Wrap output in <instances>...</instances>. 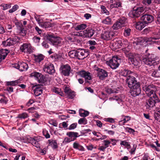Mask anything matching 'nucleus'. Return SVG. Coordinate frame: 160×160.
I'll return each instance as SVG.
<instances>
[{
  "instance_id": "ea45409f",
  "label": "nucleus",
  "mask_w": 160,
  "mask_h": 160,
  "mask_svg": "<svg viewBox=\"0 0 160 160\" xmlns=\"http://www.w3.org/2000/svg\"><path fill=\"white\" fill-rule=\"evenodd\" d=\"M68 55L71 58H77V50H73L69 51L68 53Z\"/></svg>"
},
{
  "instance_id": "a19ab883",
  "label": "nucleus",
  "mask_w": 160,
  "mask_h": 160,
  "mask_svg": "<svg viewBox=\"0 0 160 160\" xmlns=\"http://www.w3.org/2000/svg\"><path fill=\"white\" fill-rule=\"evenodd\" d=\"M130 120V117L129 116H126L122 120L119 122V124L120 125H124L125 123Z\"/></svg>"
},
{
  "instance_id": "09e8293b",
  "label": "nucleus",
  "mask_w": 160,
  "mask_h": 160,
  "mask_svg": "<svg viewBox=\"0 0 160 160\" xmlns=\"http://www.w3.org/2000/svg\"><path fill=\"white\" fill-rule=\"evenodd\" d=\"M49 123L55 127H57L58 123L55 119H51L49 120Z\"/></svg>"
},
{
  "instance_id": "c03bdc74",
  "label": "nucleus",
  "mask_w": 160,
  "mask_h": 160,
  "mask_svg": "<svg viewBox=\"0 0 160 160\" xmlns=\"http://www.w3.org/2000/svg\"><path fill=\"white\" fill-rule=\"evenodd\" d=\"M119 23L121 24L122 27L124 26L127 22V19L123 17L119 19L118 21Z\"/></svg>"
},
{
  "instance_id": "c9c22d12",
  "label": "nucleus",
  "mask_w": 160,
  "mask_h": 160,
  "mask_svg": "<svg viewBox=\"0 0 160 160\" xmlns=\"http://www.w3.org/2000/svg\"><path fill=\"white\" fill-rule=\"evenodd\" d=\"M79 114L81 117H85L88 116L89 112L82 109H80L79 110Z\"/></svg>"
},
{
  "instance_id": "c85d7f7f",
  "label": "nucleus",
  "mask_w": 160,
  "mask_h": 160,
  "mask_svg": "<svg viewBox=\"0 0 160 160\" xmlns=\"http://www.w3.org/2000/svg\"><path fill=\"white\" fill-rule=\"evenodd\" d=\"M30 142L34 146L38 148L40 147V145L38 142L36 141V138H32L30 137L29 138Z\"/></svg>"
},
{
  "instance_id": "6e6d98bb",
  "label": "nucleus",
  "mask_w": 160,
  "mask_h": 160,
  "mask_svg": "<svg viewBox=\"0 0 160 160\" xmlns=\"http://www.w3.org/2000/svg\"><path fill=\"white\" fill-rule=\"evenodd\" d=\"M19 80H18L10 82L8 83V84L10 85L15 86L19 82Z\"/></svg>"
},
{
  "instance_id": "7ed1b4c3",
  "label": "nucleus",
  "mask_w": 160,
  "mask_h": 160,
  "mask_svg": "<svg viewBox=\"0 0 160 160\" xmlns=\"http://www.w3.org/2000/svg\"><path fill=\"white\" fill-rule=\"evenodd\" d=\"M134 0H131V2H132V4H131V8L132 9V15H131V20L133 21L134 20V18H138L139 17L141 14V13L144 10V8L143 7H138V6H134L133 5Z\"/></svg>"
},
{
  "instance_id": "9d476101",
  "label": "nucleus",
  "mask_w": 160,
  "mask_h": 160,
  "mask_svg": "<svg viewBox=\"0 0 160 160\" xmlns=\"http://www.w3.org/2000/svg\"><path fill=\"white\" fill-rule=\"evenodd\" d=\"M48 39L50 43L55 47L60 46L62 44V40L58 38H55L51 35H49L48 38Z\"/></svg>"
},
{
  "instance_id": "79ce46f5",
  "label": "nucleus",
  "mask_w": 160,
  "mask_h": 160,
  "mask_svg": "<svg viewBox=\"0 0 160 160\" xmlns=\"http://www.w3.org/2000/svg\"><path fill=\"white\" fill-rule=\"evenodd\" d=\"M121 6V3L119 1H117L114 4H111L110 5L111 8H117Z\"/></svg>"
},
{
  "instance_id": "f8f14e48",
  "label": "nucleus",
  "mask_w": 160,
  "mask_h": 160,
  "mask_svg": "<svg viewBox=\"0 0 160 160\" xmlns=\"http://www.w3.org/2000/svg\"><path fill=\"white\" fill-rule=\"evenodd\" d=\"M83 35H81V33L77 32L75 35L78 36H82L84 38H90L92 37L94 33V31L93 29L91 28H87L86 30H84L82 32ZM82 34V33H81Z\"/></svg>"
},
{
  "instance_id": "473e14b6",
  "label": "nucleus",
  "mask_w": 160,
  "mask_h": 160,
  "mask_svg": "<svg viewBox=\"0 0 160 160\" xmlns=\"http://www.w3.org/2000/svg\"><path fill=\"white\" fill-rule=\"evenodd\" d=\"M67 135L72 138H73V140L74 138L79 136V135L78 132H68L67 133Z\"/></svg>"
},
{
  "instance_id": "20e7f679",
  "label": "nucleus",
  "mask_w": 160,
  "mask_h": 160,
  "mask_svg": "<svg viewBox=\"0 0 160 160\" xmlns=\"http://www.w3.org/2000/svg\"><path fill=\"white\" fill-rule=\"evenodd\" d=\"M160 102V100L159 99L156 93H155L152 96L150 97L147 100L146 103L147 109L151 110L152 108L155 106L157 103Z\"/></svg>"
},
{
  "instance_id": "774afa93",
  "label": "nucleus",
  "mask_w": 160,
  "mask_h": 160,
  "mask_svg": "<svg viewBox=\"0 0 160 160\" xmlns=\"http://www.w3.org/2000/svg\"><path fill=\"white\" fill-rule=\"evenodd\" d=\"M5 32V31L4 28L0 24V34H3Z\"/></svg>"
},
{
  "instance_id": "680f3d73",
  "label": "nucleus",
  "mask_w": 160,
  "mask_h": 160,
  "mask_svg": "<svg viewBox=\"0 0 160 160\" xmlns=\"http://www.w3.org/2000/svg\"><path fill=\"white\" fill-rule=\"evenodd\" d=\"M103 142V145L106 148L109 146V145L110 143V142L108 140H104Z\"/></svg>"
},
{
  "instance_id": "aec40b11",
  "label": "nucleus",
  "mask_w": 160,
  "mask_h": 160,
  "mask_svg": "<svg viewBox=\"0 0 160 160\" xmlns=\"http://www.w3.org/2000/svg\"><path fill=\"white\" fill-rule=\"evenodd\" d=\"M17 41L15 39L9 38L6 40L3 41L2 43V45L4 47L13 46L17 43Z\"/></svg>"
},
{
  "instance_id": "bb28decb",
  "label": "nucleus",
  "mask_w": 160,
  "mask_h": 160,
  "mask_svg": "<svg viewBox=\"0 0 160 160\" xmlns=\"http://www.w3.org/2000/svg\"><path fill=\"white\" fill-rule=\"evenodd\" d=\"M9 53L8 50L2 49L0 50V62L4 59Z\"/></svg>"
},
{
  "instance_id": "6ab92c4d",
  "label": "nucleus",
  "mask_w": 160,
  "mask_h": 160,
  "mask_svg": "<svg viewBox=\"0 0 160 160\" xmlns=\"http://www.w3.org/2000/svg\"><path fill=\"white\" fill-rule=\"evenodd\" d=\"M15 24L18 30V32L22 36L26 35V31L24 29V27L22 22L17 21L15 22Z\"/></svg>"
},
{
  "instance_id": "7c9ffc66",
  "label": "nucleus",
  "mask_w": 160,
  "mask_h": 160,
  "mask_svg": "<svg viewBox=\"0 0 160 160\" xmlns=\"http://www.w3.org/2000/svg\"><path fill=\"white\" fill-rule=\"evenodd\" d=\"M139 63V61L137 60L133 56L131 57V66L132 67L138 66Z\"/></svg>"
},
{
  "instance_id": "4be33fe9",
  "label": "nucleus",
  "mask_w": 160,
  "mask_h": 160,
  "mask_svg": "<svg viewBox=\"0 0 160 160\" xmlns=\"http://www.w3.org/2000/svg\"><path fill=\"white\" fill-rule=\"evenodd\" d=\"M61 72L63 75L65 76L69 75L71 70V68L68 65H63L61 67Z\"/></svg>"
},
{
  "instance_id": "5fc2aeb1",
  "label": "nucleus",
  "mask_w": 160,
  "mask_h": 160,
  "mask_svg": "<svg viewBox=\"0 0 160 160\" xmlns=\"http://www.w3.org/2000/svg\"><path fill=\"white\" fill-rule=\"evenodd\" d=\"M18 6L17 5H15L12 8L9 10V12L10 13H12L16 11L18 8Z\"/></svg>"
},
{
  "instance_id": "c756f323",
  "label": "nucleus",
  "mask_w": 160,
  "mask_h": 160,
  "mask_svg": "<svg viewBox=\"0 0 160 160\" xmlns=\"http://www.w3.org/2000/svg\"><path fill=\"white\" fill-rule=\"evenodd\" d=\"M122 51L126 56L129 59L130 58V48L128 45L127 47L122 49Z\"/></svg>"
},
{
  "instance_id": "603ef678",
  "label": "nucleus",
  "mask_w": 160,
  "mask_h": 160,
  "mask_svg": "<svg viewBox=\"0 0 160 160\" xmlns=\"http://www.w3.org/2000/svg\"><path fill=\"white\" fill-rule=\"evenodd\" d=\"M101 8L102 13H105L106 15H108L109 14V12L106 9L104 6L102 5L101 6Z\"/></svg>"
},
{
  "instance_id": "3c124183",
  "label": "nucleus",
  "mask_w": 160,
  "mask_h": 160,
  "mask_svg": "<svg viewBox=\"0 0 160 160\" xmlns=\"http://www.w3.org/2000/svg\"><path fill=\"white\" fill-rule=\"evenodd\" d=\"M43 135L46 138H49L50 137V135L48 131L46 129H43L42 131Z\"/></svg>"
},
{
  "instance_id": "49530a36",
  "label": "nucleus",
  "mask_w": 160,
  "mask_h": 160,
  "mask_svg": "<svg viewBox=\"0 0 160 160\" xmlns=\"http://www.w3.org/2000/svg\"><path fill=\"white\" fill-rule=\"evenodd\" d=\"M78 123L80 124L85 125L87 123V120L85 118H81L78 120Z\"/></svg>"
},
{
  "instance_id": "f704fd0d",
  "label": "nucleus",
  "mask_w": 160,
  "mask_h": 160,
  "mask_svg": "<svg viewBox=\"0 0 160 160\" xmlns=\"http://www.w3.org/2000/svg\"><path fill=\"white\" fill-rule=\"evenodd\" d=\"M52 90L53 92H54L59 95L62 96L63 95V92L62 91L60 88L57 87H53L52 89Z\"/></svg>"
},
{
  "instance_id": "2eb2a0df",
  "label": "nucleus",
  "mask_w": 160,
  "mask_h": 160,
  "mask_svg": "<svg viewBox=\"0 0 160 160\" xmlns=\"http://www.w3.org/2000/svg\"><path fill=\"white\" fill-rule=\"evenodd\" d=\"M13 67L22 72L26 71L28 68V64L25 62H19L14 64Z\"/></svg>"
},
{
  "instance_id": "69168bd1",
  "label": "nucleus",
  "mask_w": 160,
  "mask_h": 160,
  "mask_svg": "<svg viewBox=\"0 0 160 160\" xmlns=\"http://www.w3.org/2000/svg\"><path fill=\"white\" fill-rule=\"evenodd\" d=\"M137 146L135 144H133V147L131 149V154H134Z\"/></svg>"
},
{
  "instance_id": "bf43d9fd",
  "label": "nucleus",
  "mask_w": 160,
  "mask_h": 160,
  "mask_svg": "<svg viewBox=\"0 0 160 160\" xmlns=\"http://www.w3.org/2000/svg\"><path fill=\"white\" fill-rule=\"evenodd\" d=\"M77 123H74L71 124L69 127L68 129L69 130H72L75 129L77 127Z\"/></svg>"
},
{
  "instance_id": "f3484780",
  "label": "nucleus",
  "mask_w": 160,
  "mask_h": 160,
  "mask_svg": "<svg viewBox=\"0 0 160 160\" xmlns=\"http://www.w3.org/2000/svg\"><path fill=\"white\" fill-rule=\"evenodd\" d=\"M97 76L100 79L104 80L108 76V73L105 70L100 68H98L97 70Z\"/></svg>"
},
{
  "instance_id": "412c9836",
  "label": "nucleus",
  "mask_w": 160,
  "mask_h": 160,
  "mask_svg": "<svg viewBox=\"0 0 160 160\" xmlns=\"http://www.w3.org/2000/svg\"><path fill=\"white\" fill-rule=\"evenodd\" d=\"M78 74L82 77L84 78L86 82H88V80L92 79V76L89 72L84 71H82L79 72Z\"/></svg>"
},
{
  "instance_id": "dca6fc26",
  "label": "nucleus",
  "mask_w": 160,
  "mask_h": 160,
  "mask_svg": "<svg viewBox=\"0 0 160 160\" xmlns=\"http://www.w3.org/2000/svg\"><path fill=\"white\" fill-rule=\"evenodd\" d=\"M136 18H134V20L132 21L133 23V24L132 25L135 27L137 30H141L147 25L144 24L143 22L142 21L136 22L137 20Z\"/></svg>"
},
{
  "instance_id": "8fccbe9b",
  "label": "nucleus",
  "mask_w": 160,
  "mask_h": 160,
  "mask_svg": "<svg viewBox=\"0 0 160 160\" xmlns=\"http://www.w3.org/2000/svg\"><path fill=\"white\" fill-rule=\"evenodd\" d=\"M63 88L66 94L70 93L72 91L69 88V86L67 85H64L63 86Z\"/></svg>"
},
{
  "instance_id": "a211bd4d",
  "label": "nucleus",
  "mask_w": 160,
  "mask_h": 160,
  "mask_svg": "<svg viewBox=\"0 0 160 160\" xmlns=\"http://www.w3.org/2000/svg\"><path fill=\"white\" fill-rule=\"evenodd\" d=\"M21 51L25 53H30L32 52V48L29 43H23L20 47Z\"/></svg>"
},
{
  "instance_id": "0eeeda50",
  "label": "nucleus",
  "mask_w": 160,
  "mask_h": 160,
  "mask_svg": "<svg viewBox=\"0 0 160 160\" xmlns=\"http://www.w3.org/2000/svg\"><path fill=\"white\" fill-rule=\"evenodd\" d=\"M143 89L148 97L151 96L152 95L153 96L156 93L157 90L156 86L153 84L145 85L143 87Z\"/></svg>"
},
{
  "instance_id": "ddd939ff",
  "label": "nucleus",
  "mask_w": 160,
  "mask_h": 160,
  "mask_svg": "<svg viewBox=\"0 0 160 160\" xmlns=\"http://www.w3.org/2000/svg\"><path fill=\"white\" fill-rule=\"evenodd\" d=\"M77 58L79 60L83 59L87 57L88 55V52L83 49H79L77 50Z\"/></svg>"
},
{
  "instance_id": "58836bf2",
  "label": "nucleus",
  "mask_w": 160,
  "mask_h": 160,
  "mask_svg": "<svg viewBox=\"0 0 160 160\" xmlns=\"http://www.w3.org/2000/svg\"><path fill=\"white\" fill-rule=\"evenodd\" d=\"M87 27V25L85 24H81L77 25L75 27V29L77 31L83 30L85 29Z\"/></svg>"
},
{
  "instance_id": "6e6552de",
  "label": "nucleus",
  "mask_w": 160,
  "mask_h": 160,
  "mask_svg": "<svg viewBox=\"0 0 160 160\" xmlns=\"http://www.w3.org/2000/svg\"><path fill=\"white\" fill-rule=\"evenodd\" d=\"M138 77V75L131 71V91L132 88H140V84L138 82L136 78Z\"/></svg>"
},
{
  "instance_id": "5701e85b",
  "label": "nucleus",
  "mask_w": 160,
  "mask_h": 160,
  "mask_svg": "<svg viewBox=\"0 0 160 160\" xmlns=\"http://www.w3.org/2000/svg\"><path fill=\"white\" fill-rule=\"evenodd\" d=\"M144 42V39L141 37H139L136 38H133L131 39V43L135 44L136 45H141Z\"/></svg>"
},
{
  "instance_id": "4c0bfd02",
  "label": "nucleus",
  "mask_w": 160,
  "mask_h": 160,
  "mask_svg": "<svg viewBox=\"0 0 160 160\" xmlns=\"http://www.w3.org/2000/svg\"><path fill=\"white\" fill-rule=\"evenodd\" d=\"M102 22L103 24H111L112 23L111 18L109 17H107L105 19L103 20Z\"/></svg>"
},
{
  "instance_id": "0e129e2a",
  "label": "nucleus",
  "mask_w": 160,
  "mask_h": 160,
  "mask_svg": "<svg viewBox=\"0 0 160 160\" xmlns=\"http://www.w3.org/2000/svg\"><path fill=\"white\" fill-rule=\"evenodd\" d=\"M124 34L126 37L129 36L130 35V29L129 28L127 29H125Z\"/></svg>"
},
{
  "instance_id": "f257e3e1",
  "label": "nucleus",
  "mask_w": 160,
  "mask_h": 160,
  "mask_svg": "<svg viewBox=\"0 0 160 160\" xmlns=\"http://www.w3.org/2000/svg\"><path fill=\"white\" fill-rule=\"evenodd\" d=\"M142 61L146 64L152 66L158 64L159 59L155 55L151 54L143 56Z\"/></svg>"
},
{
  "instance_id": "338daca9",
  "label": "nucleus",
  "mask_w": 160,
  "mask_h": 160,
  "mask_svg": "<svg viewBox=\"0 0 160 160\" xmlns=\"http://www.w3.org/2000/svg\"><path fill=\"white\" fill-rule=\"evenodd\" d=\"M88 43L89 44V46H95L97 45L96 42L94 40L89 41Z\"/></svg>"
},
{
  "instance_id": "864d4df0",
  "label": "nucleus",
  "mask_w": 160,
  "mask_h": 160,
  "mask_svg": "<svg viewBox=\"0 0 160 160\" xmlns=\"http://www.w3.org/2000/svg\"><path fill=\"white\" fill-rule=\"evenodd\" d=\"M28 116L26 113H23L19 114L18 118L21 119H25L28 117Z\"/></svg>"
},
{
  "instance_id": "72a5a7b5",
  "label": "nucleus",
  "mask_w": 160,
  "mask_h": 160,
  "mask_svg": "<svg viewBox=\"0 0 160 160\" xmlns=\"http://www.w3.org/2000/svg\"><path fill=\"white\" fill-rule=\"evenodd\" d=\"M72 25L71 23L69 22H64L62 24V28L65 30H67L70 28Z\"/></svg>"
},
{
  "instance_id": "052dcab7",
  "label": "nucleus",
  "mask_w": 160,
  "mask_h": 160,
  "mask_svg": "<svg viewBox=\"0 0 160 160\" xmlns=\"http://www.w3.org/2000/svg\"><path fill=\"white\" fill-rule=\"evenodd\" d=\"M105 121L108 122L110 123H114L115 122L114 119L112 118H105L104 119Z\"/></svg>"
},
{
  "instance_id": "2f4dec72",
  "label": "nucleus",
  "mask_w": 160,
  "mask_h": 160,
  "mask_svg": "<svg viewBox=\"0 0 160 160\" xmlns=\"http://www.w3.org/2000/svg\"><path fill=\"white\" fill-rule=\"evenodd\" d=\"M73 148L79 151H84L85 149L82 146L80 145L78 143L75 142L73 144Z\"/></svg>"
},
{
  "instance_id": "9b49d317",
  "label": "nucleus",
  "mask_w": 160,
  "mask_h": 160,
  "mask_svg": "<svg viewBox=\"0 0 160 160\" xmlns=\"http://www.w3.org/2000/svg\"><path fill=\"white\" fill-rule=\"evenodd\" d=\"M154 16L150 14H145L140 18L141 20L143 21L144 23L146 25L151 23L154 20Z\"/></svg>"
},
{
  "instance_id": "4d7b16f0",
  "label": "nucleus",
  "mask_w": 160,
  "mask_h": 160,
  "mask_svg": "<svg viewBox=\"0 0 160 160\" xmlns=\"http://www.w3.org/2000/svg\"><path fill=\"white\" fill-rule=\"evenodd\" d=\"M68 94V98L71 99L73 98L75 95L74 92L72 91L70 93Z\"/></svg>"
},
{
  "instance_id": "1a4fd4ad",
  "label": "nucleus",
  "mask_w": 160,
  "mask_h": 160,
  "mask_svg": "<svg viewBox=\"0 0 160 160\" xmlns=\"http://www.w3.org/2000/svg\"><path fill=\"white\" fill-rule=\"evenodd\" d=\"M30 76L34 77L39 83L42 84L46 83V79L45 77L40 73L33 72L31 74Z\"/></svg>"
},
{
  "instance_id": "a878e982",
  "label": "nucleus",
  "mask_w": 160,
  "mask_h": 160,
  "mask_svg": "<svg viewBox=\"0 0 160 160\" xmlns=\"http://www.w3.org/2000/svg\"><path fill=\"white\" fill-rule=\"evenodd\" d=\"M34 93L36 96L41 95L42 92V88L39 85H37L34 90Z\"/></svg>"
},
{
  "instance_id": "cd10ccee",
  "label": "nucleus",
  "mask_w": 160,
  "mask_h": 160,
  "mask_svg": "<svg viewBox=\"0 0 160 160\" xmlns=\"http://www.w3.org/2000/svg\"><path fill=\"white\" fill-rule=\"evenodd\" d=\"M141 92L140 88H132L131 91V95L133 97L138 95Z\"/></svg>"
},
{
  "instance_id": "e2e57ef3",
  "label": "nucleus",
  "mask_w": 160,
  "mask_h": 160,
  "mask_svg": "<svg viewBox=\"0 0 160 160\" xmlns=\"http://www.w3.org/2000/svg\"><path fill=\"white\" fill-rule=\"evenodd\" d=\"M7 101L8 100L7 98L3 96L0 99V102L1 103L6 104Z\"/></svg>"
},
{
  "instance_id": "a18cd8bd",
  "label": "nucleus",
  "mask_w": 160,
  "mask_h": 160,
  "mask_svg": "<svg viewBox=\"0 0 160 160\" xmlns=\"http://www.w3.org/2000/svg\"><path fill=\"white\" fill-rule=\"evenodd\" d=\"M0 6L2 7V10H5L11 8V4L2 3L0 5Z\"/></svg>"
},
{
  "instance_id": "13d9d810",
  "label": "nucleus",
  "mask_w": 160,
  "mask_h": 160,
  "mask_svg": "<svg viewBox=\"0 0 160 160\" xmlns=\"http://www.w3.org/2000/svg\"><path fill=\"white\" fill-rule=\"evenodd\" d=\"M40 39V38L39 37L36 36L32 38L33 42L36 43H38L39 42Z\"/></svg>"
},
{
  "instance_id": "de8ad7c7",
  "label": "nucleus",
  "mask_w": 160,
  "mask_h": 160,
  "mask_svg": "<svg viewBox=\"0 0 160 160\" xmlns=\"http://www.w3.org/2000/svg\"><path fill=\"white\" fill-rule=\"evenodd\" d=\"M51 140H49L50 143L51 144V145L52 146V147L54 148H56L58 147V144L56 141L55 140H52L51 142Z\"/></svg>"
},
{
  "instance_id": "e433bc0d",
  "label": "nucleus",
  "mask_w": 160,
  "mask_h": 160,
  "mask_svg": "<svg viewBox=\"0 0 160 160\" xmlns=\"http://www.w3.org/2000/svg\"><path fill=\"white\" fill-rule=\"evenodd\" d=\"M34 60L36 62H40L44 59V56L42 54L34 55Z\"/></svg>"
},
{
  "instance_id": "4468645a",
  "label": "nucleus",
  "mask_w": 160,
  "mask_h": 160,
  "mask_svg": "<svg viewBox=\"0 0 160 160\" xmlns=\"http://www.w3.org/2000/svg\"><path fill=\"white\" fill-rule=\"evenodd\" d=\"M43 71L49 74H52L55 72L53 65L50 63H46L43 68Z\"/></svg>"
},
{
  "instance_id": "423d86ee",
  "label": "nucleus",
  "mask_w": 160,
  "mask_h": 160,
  "mask_svg": "<svg viewBox=\"0 0 160 160\" xmlns=\"http://www.w3.org/2000/svg\"><path fill=\"white\" fill-rule=\"evenodd\" d=\"M114 35V33L110 28H107L104 29L101 35V38L107 40H110Z\"/></svg>"
},
{
  "instance_id": "37998d69",
  "label": "nucleus",
  "mask_w": 160,
  "mask_h": 160,
  "mask_svg": "<svg viewBox=\"0 0 160 160\" xmlns=\"http://www.w3.org/2000/svg\"><path fill=\"white\" fill-rule=\"evenodd\" d=\"M122 27L121 24L119 23L118 21L115 23L112 26L113 29L115 30L119 29L121 28Z\"/></svg>"
},
{
  "instance_id": "f03ea898",
  "label": "nucleus",
  "mask_w": 160,
  "mask_h": 160,
  "mask_svg": "<svg viewBox=\"0 0 160 160\" xmlns=\"http://www.w3.org/2000/svg\"><path fill=\"white\" fill-rule=\"evenodd\" d=\"M35 18L38 24L41 27L47 28L52 27L51 23L44 15H36L35 16Z\"/></svg>"
},
{
  "instance_id": "39448f33",
  "label": "nucleus",
  "mask_w": 160,
  "mask_h": 160,
  "mask_svg": "<svg viewBox=\"0 0 160 160\" xmlns=\"http://www.w3.org/2000/svg\"><path fill=\"white\" fill-rule=\"evenodd\" d=\"M120 61V59L118 56H114L109 60L107 61L106 64L112 69H115L119 66Z\"/></svg>"
},
{
  "instance_id": "393cba45",
  "label": "nucleus",
  "mask_w": 160,
  "mask_h": 160,
  "mask_svg": "<svg viewBox=\"0 0 160 160\" xmlns=\"http://www.w3.org/2000/svg\"><path fill=\"white\" fill-rule=\"evenodd\" d=\"M120 90V88L119 87L115 88L112 87V88H108L106 89V91L109 94L112 93H118Z\"/></svg>"
},
{
  "instance_id": "b1692460",
  "label": "nucleus",
  "mask_w": 160,
  "mask_h": 160,
  "mask_svg": "<svg viewBox=\"0 0 160 160\" xmlns=\"http://www.w3.org/2000/svg\"><path fill=\"white\" fill-rule=\"evenodd\" d=\"M111 45L113 47V49H116L122 46V41L121 40H118L117 39H115L111 42Z\"/></svg>"
}]
</instances>
